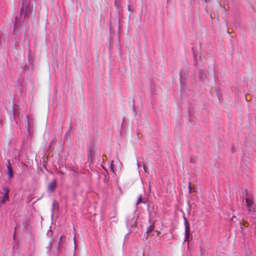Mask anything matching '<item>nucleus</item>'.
<instances>
[{
	"label": "nucleus",
	"instance_id": "f257e3e1",
	"mask_svg": "<svg viewBox=\"0 0 256 256\" xmlns=\"http://www.w3.org/2000/svg\"><path fill=\"white\" fill-rule=\"evenodd\" d=\"M56 186V180L54 179L51 182H50L47 186L48 190L50 192H52L54 191Z\"/></svg>",
	"mask_w": 256,
	"mask_h": 256
},
{
	"label": "nucleus",
	"instance_id": "f03ea898",
	"mask_svg": "<svg viewBox=\"0 0 256 256\" xmlns=\"http://www.w3.org/2000/svg\"><path fill=\"white\" fill-rule=\"evenodd\" d=\"M184 224H185V236L186 238H188L190 232V226L188 220L184 217Z\"/></svg>",
	"mask_w": 256,
	"mask_h": 256
},
{
	"label": "nucleus",
	"instance_id": "7ed1b4c3",
	"mask_svg": "<svg viewBox=\"0 0 256 256\" xmlns=\"http://www.w3.org/2000/svg\"><path fill=\"white\" fill-rule=\"evenodd\" d=\"M246 203L247 207L252 206L254 204V200L252 198H246Z\"/></svg>",
	"mask_w": 256,
	"mask_h": 256
},
{
	"label": "nucleus",
	"instance_id": "20e7f679",
	"mask_svg": "<svg viewBox=\"0 0 256 256\" xmlns=\"http://www.w3.org/2000/svg\"><path fill=\"white\" fill-rule=\"evenodd\" d=\"M9 200V196L8 194H4L1 200V202L3 204H4L6 201L8 200Z\"/></svg>",
	"mask_w": 256,
	"mask_h": 256
},
{
	"label": "nucleus",
	"instance_id": "39448f33",
	"mask_svg": "<svg viewBox=\"0 0 256 256\" xmlns=\"http://www.w3.org/2000/svg\"><path fill=\"white\" fill-rule=\"evenodd\" d=\"M240 224L242 230L243 229V226L248 227V222L246 220H244V219H242V222H240Z\"/></svg>",
	"mask_w": 256,
	"mask_h": 256
},
{
	"label": "nucleus",
	"instance_id": "423d86ee",
	"mask_svg": "<svg viewBox=\"0 0 256 256\" xmlns=\"http://www.w3.org/2000/svg\"><path fill=\"white\" fill-rule=\"evenodd\" d=\"M8 178L9 179H12L14 176L13 171L12 168L8 169Z\"/></svg>",
	"mask_w": 256,
	"mask_h": 256
},
{
	"label": "nucleus",
	"instance_id": "0eeeda50",
	"mask_svg": "<svg viewBox=\"0 0 256 256\" xmlns=\"http://www.w3.org/2000/svg\"><path fill=\"white\" fill-rule=\"evenodd\" d=\"M154 229V226L153 225L150 226L146 230V233L148 235Z\"/></svg>",
	"mask_w": 256,
	"mask_h": 256
},
{
	"label": "nucleus",
	"instance_id": "6e6552de",
	"mask_svg": "<svg viewBox=\"0 0 256 256\" xmlns=\"http://www.w3.org/2000/svg\"><path fill=\"white\" fill-rule=\"evenodd\" d=\"M2 190L4 192V194H6L8 195L10 190L8 186H4L2 188Z\"/></svg>",
	"mask_w": 256,
	"mask_h": 256
},
{
	"label": "nucleus",
	"instance_id": "1a4fd4ad",
	"mask_svg": "<svg viewBox=\"0 0 256 256\" xmlns=\"http://www.w3.org/2000/svg\"><path fill=\"white\" fill-rule=\"evenodd\" d=\"M141 202L144 203V202H143L142 200V195H140L138 199L137 202L136 203V205L137 206Z\"/></svg>",
	"mask_w": 256,
	"mask_h": 256
},
{
	"label": "nucleus",
	"instance_id": "9d476101",
	"mask_svg": "<svg viewBox=\"0 0 256 256\" xmlns=\"http://www.w3.org/2000/svg\"><path fill=\"white\" fill-rule=\"evenodd\" d=\"M6 168H7V169H11V168H12L10 160H8V162H7V164H6Z\"/></svg>",
	"mask_w": 256,
	"mask_h": 256
},
{
	"label": "nucleus",
	"instance_id": "9b49d317",
	"mask_svg": "<svg viewBox=\"0 0 256 256\" xmlns=\"http://www.w3.org/2000/svg\"><path fill=\"white\" fill-rule=\"evenodd\" d=\"M248 210L249 212H255L254 208L252 206L248 207Z\"/></svg>",
	"mask_w": 256,
	"mask_h": 256
},
{
	"label": "nucleus",
	"instance_id": "f8f14e48",
	"mask_svg": "<svg viewBox=\"0 0 256 256\" xmlns=\"http://www.w3.org/2000/svg\"><path fill=\"white\" fill-rule=\"evenodd\" d=\"M62 238H63V236H62L60 238V241L58 242V247L59 248L61 246V244L63 242Z\"/></svg>",
	"mask_w": 256,
	"mask_h": 256
},
{
	"label": "nucleus",
	"instance_id": "ddd939ff",
	"mask_svg": "<svg viewBox=\"0 0 256 256\" xmlns=\"http://www.w3.org/2000/svg\"><path fill=\"white\" fill-rule=\"evenodd\" d=\"M188 189H189L190 194H192L193 192H194V190H192V188L190 184L188 186Z\"/></svg>",
	"mask_w": 256,
	"mask_h": 256
},
{
	"label": "nucleus",
	"instance_id": "4468645a",
	"mask_svg": "<svg viewBox=\"0 0 256 256\" xmlns=\"http://www.w3.org/2000/svg\"><path fill=\"white\" fill-rule=\"evenodd\" d=\"M74 249L76 250V236H74Z\"/></svg>",
	"mask_w": 256,
	"mask_h": 256
},
{
	"label": "nucleus",
	"instance_id": "2eb2a0df",
	"mask_svg": "<svg viewBox=\"0 0 256 256\" xmlns=\"http://www.w3.org/2000/svg\"><path fill=\"white\" fill-rule=\"evenodd\" d=\"M29 8V7L26 5V12H25V16H26V12H27V11H28V9Z\"/></svg>",
	"mask_w": 256,
	"mask_h": 256
},
{
	"label": "nucleus",
	"instance_id": "dca6fc26",
	"mask_svg": "<svg viewBox=\"0 0 256 256\" xmlns=\"http://www.w3.org/2000/svg\"><path fill=\"white\" fill-rule=\"evenodd\" d=\"M24 8V4H22V8H21V11H22Z\"/></svg>",
	"mask_w": 256,
	"mask_h": 256
},
{
	"label": "nucleus",
	"instance_id": "f3484780",
	"mask_svg": "<svg viewBox=\"0 0 256 256\" xmlns=\"http://www.w3.org/2000/svg\"><path fill=\"white\" fill-rule=\"evenodd\" d=\"M60 173L61 174H64V172H62V171H60Z\"/></svg>",
	"mask_w": 256,
	"mask_h": 256
},
{
	"label": "nucleus",
	"instance_id": "a211bd4d",
	"mask_svg": "<svg viewBox=\"0 0 256 256\" xmlns=\"http://www.w3.org/2000/svg\"><path fill=\"white\" fill-rule=\"evenodd\" d=\"M136 221L134 220V224H136Z\"/></svg>",
	"mask_w": 256,
	"mask_h": 256
},
{
	"label": "nucleus",
	"instance_id": "6ab92c4d",
	"mask_svg": "<svg viewBox=\"0 0 256 256\" xmlns=\"http://www.w3.org/2000/svg\"><path fill=\"white\" fill-rule=\"evenodd\" d=\"M111 168L112 169V170H113V167L112 166H111Z\"/></svg>",
	"mask_w": 256,
	"mask_h": 256
}]
</instances>
